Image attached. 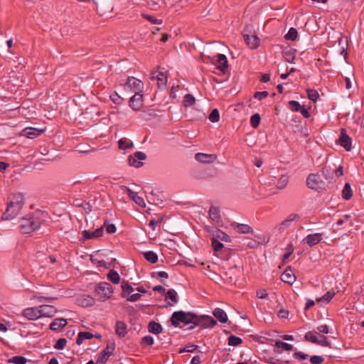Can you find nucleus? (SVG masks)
Listing matches in <instances>:
<instances>
[{
    "instance_id": "obj_1",
    "label": "nucleus",
    "mask_w": 364,
    "mask_h": 364,
    "mask_svg": "<svg viewBox=\"0 0 364 364\" xmlns=\"http://www.w3.org/2000/svg\"><path fill=\"white\" fill-rule=\"evenodd\" d=\"M47 218V213L39 210L27 214L20 220L19 228L21 232L23 234H28L38 230Z\"/></svg>"
},
{
    "instance_id": "obj_2",
    "label": "nucleus",
    "mask_w": 364,
    "mask_h": 364,
    "mask_svg": "<svg viewBox=\"0 0 364 364\" xmlns=\"http://www.w3.org/2000/svg\"><path fill=\"white\" fill-rule=\"evenodd\" d=\"M25 204V198L21 193L9 196L7 198V208L3 214V219L12 220L19 215Z\"/></svg>"
},
{
    "instance_id": "obj_3",
    "label": "nucleus",
    "mask_w": 364,
    "mask_h": 364,
    "mask_svg": "<svg viewBox=\"0 0 364 364\" xmlns=\"http://www.w3.org/2000/svg\"><path fill=\"white\" fill-rule=\"evenodd\" d=\"M183 323L185 325L192 324L188 327V328L193 329L195 326H200L203 328H213L215 325H216L217 322L213 317L210 316H197L196 314L191 312H186V316H184Z\"/></svg>"
},
{
    "instance_id": "obj_4",
    "label": "nucleus",
    "mask_w": 364,
    "mask_h": 364,
    "mask_svg": "<svg viewBox=\"0 0 364 364\" xmlns=\"http://www.w3.org/2000/svg\"><path fill=\"white\" fill-rule=\"evenodd\" d=\"M95 291L104 300L109 298L113 292L112 286L107 282L100 283L95 288Z\"/></svg>"
},
{
    "instance_id": "obj_5",
    "label": "nucleus",
    "mask_w": 364,
    "mask_h": 364,
    "mask_svg": "<svg viewBox=\"0 0 364 364\" xmlns=\"http://www.w3.org/2000/svg\"><path fill=\"white\" fill-rule=\"evenodd\" d=\"M242 36L245 43L250 48H256L259 46V38L254 34L249 33L247 28L243 31Z\"/></svg>"
},
{
    "instance_id": "obj_6",
    "label": "nucleus",
    "mask_w": 364,
    "mask_h": 364,
    "mask_svg": "<svg viewBox=\"0 0 364 364\" xmlns=\"http://www.w3.org/2000/svg\"><path fill=\"white\" fill-rule=\"evenodd\" d=\"M122 296L127 298V301H136V294H132L134 291V289L127 282H122Z\"/></svg>"
},
{
    "instance_id": "obj_7",
    "label": "nucleus",
    "mask_w": 364,
    "mask_h": 364,
    "mask_svg": "<svg viewBox=\"0 0 364 364\" xmlns=\"http://www.w3.org/2000/svg\"><path fill=\"white\" fill-rule=\"evenodd\" d=\"M323 237V234L317 232L306 235L302 242H305L308 247H311L319 243Z\"/></svg>"
},
{
    "instance_id": "obj_8",
    "label": "nucleus",
    "mask_w": 364,
    "mask_h": 364,
    "mask_svg": "<svg viewBox=\"0 0 364 364\" xmlns=\"http://www.w3.org/2000/svg\"><path fill=\"white\" fill-rule=\"evenodd\" d=\"M339 144L343 147L347 151H350L351 149V144L352 139L351 138L346 134V132L344 129H342L341 136L338 140Z\"/></svg>"
},
{
    "instance_id": "obj_9",
    "label": "nucleus",
    "mask_w": 364,
    "mask_h": 364,
    "mask_svg": "<svg viewBox=\"0 0 364 364\" xmlns=\"http://www.w3.org/2000/svg\"><path fill=\"white\" fill-rule=\"evenodd\" d=\"M41 317H53L57 312V309L52 305H41L38 306Z\"/></svg>"
},
{
    "instance_id": "obj_10",
    "label": "nucleus",
    "mask_w": 364,
    "mask_h": 364,
    "mask_svg": "<svg viewBox=\"0 0 364 364\" xmlns=\"http://www.w3.org/2000/svg\"><path fill=\"white\" fill-rule=\"evenodd\" d=\"M195 159L202 164H210L217 159V156L215 154L197 153L195 155Z\"/></svg>"
},
{
    "instance_id": "obj_11",
    "label": "nucleus",
    "mask_w": 364,
    "mask_h": 364,
    "mask_svg": "<svg viewBox=\"0 0 364 364\" xmlns=\"http://www.w3.org/2000/svg\"><path fill=\"white\" fill-rule=\"evenodd\" d=\"M23 316L28 320L32 321L41 318V313L39 312L38 306L26 309L23 311Z\"/></svg>"
},
{
    "instance_id": "obj_12",
    "label": "nucleus",
    "mask_w": 364,
    "mask_h": 364,
    "mask_svg": "<svg viewBox=\"0 0 364 364\" xmlns=\"http://www.w3.org/2000/svg\"><path fill=\"white\" fill-rule=\"evenodd\" d=\"M217 57V68L225 74L228 69V62L227 57L224 54H218Z\"/></svg>"
},
{
    "instance_id": "obj_13",
    "label": "nucleus",
    "mask_w": 364,
    "mask_h": 364,
    "mask_svg": "<svg viewBox=\"0 0 364 364\" xmlns=\"http://www.w3.org/2000/svg\"><path fill=\"white\" fill-rule=\"evenodd\" d=\"M103 231H104L103 227L97 228L94 232H90L87 230H84L82 232L83 240H90V239L98 238L102 235Z\"/></svg>"
},
{
    "instance_id": "obj_14",
    "label": "nucleus",
    "mask_w": 364,
    "mask_h": 364,
    "mask_svg": "<svg viewBox=\"0 0 364 364\" xmlns=\"http://www.w3.org/2000/svg\"><path fill=\"white\" fill-rule=\"evenodd\" d=\"M77 304L82 307H89L94 305L95 299L89 295H83L77 299Z\"/></svg>"
},
{
    "instance_id": "obj_15",
    "label": "nucleus",
    "mask_w": 364,
    "mask_h": 364,
    "mask_svg": "<svg viewBox=\"0 0 364 364\" xmlns=\"http://www.w3.org/2000/svg\"><path fill=\"white\" fill-rule=\"evenodd\" d=\"M186 316V312L183 311H175L171 318V321L173 326H178L180 323H183Z\"/></svg>"
},
{
    "instance_id": "obj_16",
    "label": "nucleus",
    "mask_w": 364,
    "mask_h": 364,
    "mask_svg": "<svg viewBox=\"0 0 364 364\" xmlns=\"http://www.w3.org/2000/svg\"><path fill=\"white\" fill-rule=\"evenodd\" d=\"M281 279L282 282L292 284L296 281V277L292 273V271L290 268L286 269V270L282 274Z\"/></svg>"
},
{
    "instance_id": "obj_17",
    "label": "nucleus",
    "mask_w": 364,
    "mask_h": 364,
    "mask_svg": "<svg viewBox=\"0 0 364 364\" xmlns=\"http://www.w3.org/2000/svg\"><path fill=\"white\" fill-rule=\"evenodd\" d=\"M165 299L168 301V306H172L178 303L177 292L173 289H168L166 293Z\"/></svg>"
},
{
    "instance_id": "obj_18",
    "label": "nucleus",
    "mask_w": 364,
    "mask_h": 364,
    "mask_svg": "<svg viewBox=\"0 0 364 364\" xmlns=\"http://www.w3.org/2000/svg\"><path fill=\"white\" fill-rule=\"evenodd\" d=\"M152 79L156 80L159 87H165L166 85V76L161 71H155L152 73Z\"/></svg>"
},
{
    "instance_id": "obj_19",
    "label": "nucleus",
    "mask_w": 364,
    "mask_h": 364,
    "mask_svg": "<svg viewBox=\"0 0 364 364\" xmlns=\"http://www.w3.org/2000/svg\"><path fill=\"white\" fill-rule=\"evenodd\" d=\"M209 216L213 222L219 225L221 222L220 210L215 206H211L209 209Z\"/></svg>"
},
{
    "instance_id": "obj_20",
    "label": "nucleus",
    "mask_w": 364,
    "mask_h": 364,
    "mask_svg": "<svg viewBox=\"0 0 364 364\" xmlns=\"http://www.w3.org/2000/svg\"><path fill=\"white\" fill-rule=\"evenodd\" d=\"M43 130L38 129L33 127H26L23 132L22 134L28 138L33 139L37 136H39L42 133Z\"/></svg>"
},
{
    "instance_id": "obj_21",
    "label": "nucleus",
    "mask_w": 364,
    "mask_h": 364,
    "mask_svg": "<svg viewBox=\"0 0 364 364\" xmlns=\"http://www.w3.org/2000/svg\"><path fill=\"white\" fill-rule=\"evenodd\" d=\"M319 181V176L316 174H310L306 178V185L311 189L316 190L318 183Z\"/></svg>"
},
{
    "instance_id": "obj_22",
    "label": "nucleus",
    "mask_w": 364,
    "mask_h": 364,
    "mask_svg": "<svg viewBox=\"0 0 364 364\" xmlns=\"http://www.w3.org/2000/svg\"><path fill=\"white\" fill-rule=\"evenodd\" d=\"M67 324L65 318H55L50 325V328L53 331H60Z\"/></svg>"
},
{
    "instance_id": "obj_23",
    "label": "nucleus",
    "mask_w": 364,
    "mask_h": 364,
    "mask_svg": "<svg viewBox=\"0 0 364 364\" xmlns=\"http://www.w3.org/2000/svg\"><path fill=\"white\" fill-rule=\"evenodd\" d=\"M214 316L218 319L220 323H225L228 321V316L224 310L216 308L213 312Z\"/></svg>"
},
{
    "instance_id": "obj_24",
    "label": "nucleus",
    "mask_w": 364,
    "mask_h": 364,
    "mask_svg": "<svg viewBox=\"0 0 364 364\" xmlns=\"http://www.w3.org/2000/svg\"><path fill=\"white\" fill-rule=\"evenodd\" d=\"M115 333L119 337H124L127 333V326L123 321H117L115 325Z\"/></svg>"
},
{
    "instance_id": "obj_25",
    "label": "nucleus",
    "mask_w": 364,
    "mask_h": 364,
    "mask_svg": "<svg viewBox=\"0 0 364 364\" xmlns=\"http://www.w3.org/2000/svg\"><path fill=\"white\" fill-rule=\"evenodd\" d=\"M126 312L129 316V323L134 326L136 322V310L132 306H126Z\"/></svg>"
},
{
    "instance_id": "obj_26",
    "label": "nucleus",
    "mask_w": 364,
    "mask_h": 364,
    "mask_svg": "<svg viewBox=\"0 0 364 364\" xmlns=\"http://www.w3.org/2000/svg\"><path fill=\"white\" fill-rule=\"evenodd\" d=\"M235 230L241 234H247V233H252L253 232L252 228L246 224H240L237 223Z\"/></svg>"
},
{
    "instance_id": "obj_27",
    "label": "nucleus",
    "mask_w": 364,
    "mask_h": 364,
    "mask_svg": "<svg viewBox=\"0 0 364 364\" xmlns=\"http://www.w3.org/2000/svg\"><path fill=\"white\" fill-rule=\"evenodd\" d=\"M148 328L149 331L154 334H159L162 331V327L161 324L154 321L149 322Z\"/></svg>"
},
{
    "instance_id": "obj_28",
    "label": "nucleus",
    "mask_w": 364,
    "mask_h": 364,
    "mask_svg": "<svg viewBox=\"0 0 364 364\" xmlns=\"http://www.w3.org/2000/svg\"><path fill=\"white\" fill-rule=\"evenodd\" d=\"M141 254L144 255V257L151 264H154L158 261V255L153 251H147L141 252Z\"/></svg>"
},
{
    "instance_id": "obj_29",
    "label": "nucleus",
    "mask_w": 364,
    "mask_h": 364,
    "mask_svg": "<svg viewBox=\"0 0 364 364\" xmlns=\"http://www.w3.org/2000/svg\"><path fill=\"white\" fill-rule=\"evenodd\" d=\"M120 149H132L134 146V143L127 138H122L118 141Z\"/></svg>"
},
{
    "instance_id": "obj_30",
    "label": "nucleus",
    "mask_w": 364,
    "mask_h": 364,
    "mask_svg": "<svg viewBox=\"0 0 364 364\" xmlns=\"http://www.w3.org/2000/svg\"><path fill=\"white\" fill-rule=\"evenodd\" d=\"M93 334L90 332H80L76 340L77 345H81L84 340L91 339L93 338Z\"/></svg>"
},
{
    "instance_id": "obj_31",
    "label": "nucleus",
    "mask_w": 364,
    "mask_h": 364,
    "mask_svg": "<svg viewBox=\"0 0 364 364\" xmlns=\"http://www.w3.org/2000/svg\"><path fill=\"white\" fill-rule=\"evenodd\" d=\"M318 335L319 334H318V333L316 331H309L304 335V339L307 341L316 344Z\"/></svg>"
},
{
    "instance_id": "obj_32",
    "label": "nucleus",
    "mask_w": 364,
    "mask_h": 364,
    "mask_svg": "<svg viewBox=\"0 0 364 364\" xmlns=\"http://www.w3.org/2000/svg\"><path fill=\"white\" fill-rule=\"evenodd\" d=\"M353 195V191L350 187V185L347 183L345 184L343 189L342 191V196L346 200H349Z\"/></svg>"
},
{
    "instance_id": "obj_33",
    "label": "nucleus",
    "mask_w": 364,
    "mask_h": 364,
    "mask_svg": "<svg viewBox=\"0 0 364 364\" xmlns=\"http://www.w3.org/2000/svg\"><path fill=\"white\" fill-rule=\"evenodd\" d=\"M136 88V80L135 77H129L127 82L124 85V89L126 90H133L134 91Z\"/></svg>"
},
{
    "instance_id": "obj_34",
    "label": "nucleus",
    "mask_w": 364,
    "mask_h": 364,
    "mask_svg": "<svg viewBox=\"0 0 364 364\" xmlns=\"http://www.w3.org/2000/svg\"><path fill=\"white\" fill-rule=\"evenodd\" d=\"M335 296L334 291H328L326 292L323 296L321 297L317 298L316 301L318 302H325L328 303L330 301L333 299V297Z\"/></svg>"
},
{
    "instance_id": "obj_35",
    "label": "nucleus",
    "mask_w": 364,
    "mask_h": 364,
    "mask_svg": "<svg viewBox=\"0 0 364 364\" xmlns=\"http://www.w3.org/2000/svg\"><path fill=\"white\" fill-rule=\"evenodd\" d=\"M242 340L235 335H230L228 338V345L230 346H237L242 343Z\"/></svg>"
},
{
    "instance_id": "obj_36",
    "label": "nucleus",
    "mask_w": 364,
    "mask_h": 364,
    "mask_svg": "<svg viewBox=\"0 0 364 364\" xmlns=\"http://www.w3.org/2000/svg\"><path fill=\"white\" fill-rule=\"evenodd\" d=\"M108 279L114 284H117L120 282L119 274L114 270H111L107 274Z\"/></svg>"
},
{
    "instance_id": "obj_37",
    "label": "nucleus",
    "mask_w": 364,
    "mask_h": 364,
    "mask_svg": "<svg viewBox=\"0 0 364 364\" xmlns=\"http://www.w3.org/2000/svg\"><path fill=\"white\" fill-rule=\"evenodd\" d=\"M297 31L294 28H290L287 34L285 35L284 38L285 39L288 41H294L297 38Z\"/></svg>"
},
{
    "instance_id": "obj_38",
    "label": "nucleus",
    "mask_w": 364,
    "mask_h": 364,
    "mask_svg": "<svg viewBox=\"0 0 364 364\" xmlns=\"http://www.w3.org/2000/svg\"><path fill=\"white\" fill-rule=\"evenodd\" d=\"M120 189L123 193H127L131 200L136 203V193L125 186H121Z\"/></svg>"
},
{
    "instance_id": "obj_39",
    "label": "nucleus",
    "mask_w": 364,
    "mask_h": 364,
    "mask_svg": "<svg viewBox=\"0 0 364 364\" xmlns=\"http://www.w3.org/2000/svg\"><path fill=\"white\" fill-rule=\"evenodd\" d=\"M114 350V343H111L107 346L105 350H104L102 353H103V358L107 360L110 355L112 354L113 350Z\"/></svg>"
},
{
    "instance_id": "obj_40",
    "label": "nucleus",
    "mask_w": 364,
    "mask_h": 364,
    "mask_svg": "<svg viewBox=\"0 0 364 364\" xmlns=\"http://www.w3.org/2000/svg\"><path fill=\"white\" fill-rule=\"evenodd\" d=\"M8 362L14 364H26L27 359L25 357L17 355L9 359Z\"/></svg>"
},
{
    "instance_id": "obj_41",
    "label": "nucleus",
    "mask_w": 364,
    "mask_h": 364,
    "mask_svg": "<svg viewBox=\"0 0 364 364\" xmlns=\"http://www.w3.org/2000/svg\"><path fill=\"white\" fill-rule=\"evenodd\" d=\"M275 347L278 348H282L284 350H293V346L291 344H289L287 343L282 342L281 341H277L275 343Z\"/></svg>"
},
{
    "instance_id": "obj_42",
    "label": "nucleus",
    "mask_w": 364,
    "mask_h": 364,
    "mask_svg": "<svg viewBox=\"0 0 364 364\" xmlns=\"http://www.w3.org/2000/svg\"><path fill=\"white\" fill-rule=\"evenodd\" d=\"M260 115L258 113H255L252 115L250 118V124L253 128H257L260 122Z\"/></svg>"
},
{
    "instance_id": "obj_43",
    "label": "nucleus",
    "mask_w": 364,
    "mask_h": 364,
    "mask_svg": "<svg viewBox=\"0 0 364 364\" xmlns=\"http://www.w3.org/2000/svg\"><path fill=\"white\" fill-rule=\"evenodd\" d=\"M196 102L195 97L191 94H186L183 99V105L185 107H189L193 105Z\"/></svg>"
},
{
    "instance_id": "obj_44",
    "label": "nucleus",
    "mask_w": 364,
    "mask_h": 364,
    "mask_svg": "<svg viewBox=\"0 0 364 364\" xmlns=\"http://www.w3.org/2000/svg\"><path fill=\"white\" fill-rule=\"evenodd\" d=\"M116 262H117V259L115 258H112L111 262H105L104 260H100V261H97V265L100 267H104L106 269H109L111 267H114V263H115Z\"/></svg>"
},
{
    "instance_id": "obj_45",
    "label": "nucleus",
    "mask_w": 364,
    "mask_h": 364,
    "mask_svg": "<svg viewBox=\"0 0 364 364\" xmlns=\"http://www.w3.org/2000/svg\"><path fill=\"white\" fill-rule=\"evenodd\" d=\"M208 119L212 122H218L220 119V114L218 109H214L210 112Z\"/></svg>"
},
{
    "instance_id": "obj_46",
    "label": "nucleus",
    "mask_w": 364,
    "mask_h": 364,
    "mask_svg": "<svg viewBox=\"0 0 364 364\" xmlns=\"http://www.w3.org/2000/svg\"><path fill=\"white\" fill-rule=\"evenodd\" d=\"M316 344L321 346H328L330 345V343L327 337H326L323 335L319 334Z\"/></svg>"
},
{
    "instance_id": "obj_47",
    "label": "nucleus",
    "mask_w": 364,
    "mask_h": 364,
    "mask_svg": "<svg viewBox=\"0 0 364 364\" xmlns=\"http://www.w3.org/2000/svg\"><path fill=\"white\" fill-rule=\"evenodd\" d=\"M288 181V177L285 175H282L277 183V188L279 189L284 188L287 186Z\"/></svg>"
},
{
    "instance_id": "obj_48",
    "label": "nucleus",
    "mask_w": 364,
    "mask_h": 364,
    "mask_svg": "<svg viewBox=\"0 0 364 364\" xmlns=\"http://www.w3.org/2000/svg\"><path fill=\"white\" fill-rule=\"evenodd\" d=\"M141 16L146 20H148L149 22H151V23L153 24H157V25H159V24H161L162 23V20L161 19H157L156 18H154V16H150V15H148V14H142Z\"/></svg>"
},
{
    "instance_id": "obj_49",
    "label": "nucleus",
    "mask_w": 364,
    "mask_h": 364,
    "mask_svg": "<svg viewBox=\"0 0 364 364\" xmlns=\"http://www.w3.org/2000/svg\"><path fill=\"white\" fill-rule=\"evenodd\" d=\"M289 106L292 112H299L301 107L300 103L295 100L289 101Z\"/></svg>"
},
{
    "instance_id": "obj_50",
    "label": "nucleus",
    "mask_w": 364,
    "mask_h": 364,
    "mask_svg": "<svg viewBox=\"0 0 364 364\" xmlns=\"http://www.w3.org/2000/svg\"><path fill=\"white\" fill-rule=\"evenodd\" d=\"M307 94L309 99L314 102H316L319 97L318 92L315 90H307Z\"/></svg>"
},
{
    "instance_id": "obj_51",
    "label": "nucleus",
    "mask_w": 364,
    "mask_h": 364,
    "mask_svg": "<svg viewBox=\"0 0 364 364\" xmlns=\"http://www.w3.org/2000/svg\"><path fill=\"white\" fill-rule=\"evenodd\" d=\"M163 219H164V216H161V215L158 216V218H157L156 219H154H154H151V220L149 221V227H150L153 230H155V228H156V225L157 224L161 223L162 222Z\"/></svg>"
},
{
    "instance_id": "obj_52",
    "label": "nucleus",
    "mask_w": 364,
    "mask_h": 364,
    "mask_svg": "<svg viewBox=\"0 0 364 364\" xmlns=\"http://www.w3.org/2000/svg\"><path fill=\"white\" fill-rule=\"evenodd\" d=\"M212 246L215 252L220 251L223 247V243L214 237L212 239Z\"/></svg>"
},
{
    "instance_id": "obj_53",
    "label": "nucleus",
    "mask_w": 364,
    "mask_h": 364,
    "mask_svg": "<svg viewBox=\"0 0 364 364\" xmlns=\"http://www.w3.org/2000/svg\"><path fill=\"white\" fill-rule=\"evenodd\" d=\"M67 341L65 338H60L57 341L54 348L58 350H62L65 347Z\"/></svg>"
},
{
    "instance_id": "obj_54",
    "label": "nucleus",
    "mask_w": 364,
    "mask_h": 364,
    "mask_svg": "<svg viewBox=\"0 0 364 364\" xmlns=\"http://www.w3.org/2000/svg\"><path fill=\"white\" fill-rule=\"evenodd\" d=\"M143 346H151L154 343V338L151 336H144L141 341Z\"/></svg>"
},
{
    "instance_id": "obj_55",
    "label": "nucleus",
    "mask_w": 364,
    "mask_h": 364,
    "mask_svg": "<svg viewBox=\"0 0 364 364\" xmlns=\"http://www.w3.org/2000/svg\"><path fill=\"white\" fill-rule=\"evenodd\" d=\"M324 358L321 355H312L310 358V362L312 364H321L323 362Z\"/></svg>"
},
{
    "instance_id": "obj_56",
    "label": "nucleus",
    "mask_w": 364,
    "mask_h": 364,
    "mask_svg": "<svg viewBox=\"0 0 364 364\" xmlns=\"http://www.w3.org/2000/svg\"><path fill=\"white\" fill-rule=\"evenodd\" d=\"M269 93L267 91L256 92L254 95V97L258 100H262L268 96Z\"/></svg>"
},
{
    "instance_id": "obj_57",
    "label": "nucleus",
    "mask_w": 364,
    "mask_h": 364,
    "mask_svg": "<svg viewBox=\"0 0 364 364\" xmlns=\"http://www.w3.org/2000/svg\"><path fill=\"white\" fill-rule=\"evenodd\" d=\"M217 237L225 242L230 241L229 235L220 230H217Z\"/></svg>"
},
{
    "instance_id": "obj_58",
    "label": "nucleus",
    "mask_w": 364,
    "mask_h": 364,
    "mask_svg": "<svg viewBox=\"0 0 364 364\" xmlns=\"http://www.w3.org/2000/svg\"><path fill=\"white\" fill-rule=\"evenodd\" d=\"M286 250H287V252L283 256V260L284 261H286V259H287L290 257V255L292 254V252L294 251L293 245L291 244V243L289 244L287 247L286 248Z\"/></svg>"
},
{
    "instance_id": "obj_59",
    "label": "nucleus",
    "mask_w": 364,
    "mask_h": 364,
    "mask_svg": "<svg viewBox=\"0 0 364 364\" xmlns=\"http://www.w3.org/2000/svg\"><path fill=\"white\" fill-rule=\"evenodd\" d=\"M307 356H308L307 354H305V353H304L303 352H301V351L295 352L293 354L294 358L298 359V360H304L306 359Z\"/></svg>"
},
{
    "instance_id": "obj_60",
    "label": "nucleus",
    "mask_w": 364,
    "mask_h": 364,
    "mask_svg": "<svg viewBox=\"0 0 364 364\" xmlns=\"http://www.w3.org/2000/svg\"><path fill=\"white\" fill-rule=\"evenodd\" d=\"M128 163L129 165L131 166H136V152H135L134 154H132L129 156L128 157Z\"/></svg>"
},
{
    "instance_id": "obj_61",
    "label": "nucleus",
    "mask_w": 364,
    "mask_h": 364,
    "mask_svg": "<svg viewBox=\"0 0 364 364\" xmlns=\"http://www.w3.org/2000/svg\"><path fill=\"white\" fill-rule=\"evenodd\" d=\"M153 277H161L164 279L168 278V274L166 272L161 271V272H155L152 273Z\"/></svg>"
},
{
    "instance_id": "obj_62",
    "label": "nucleus",
    "mask_w": 364,
    "mask_h": 364,
    "mask_svg": "<svg viewBox=\"0 0 364 364\" xmlns=\"http://www.w3.org/2000/svg\"><path fill=\"white\" fill-rule=\"evenodd\" d=\"M104 225L106 228L107 232L109 234L114 233L117 230V228L114 224H107V223H105Z\"/></svg>"
},
{
    "instance_id": "obj_63",
    "label": "nucleus",
    "mask_w": 364,
    "mask_h": 364,
    "mask_svg": "<svg viewBox=\"0 0 364 364\" xmlns=\"http://www.w3.org/2000/svg\"><path fill=\"white\" fill-rule=\"evenodd\" d=\"M197 348V346L196 345H191V346H188L186 347H185L183 349H181L179 350V353H182L183 352H187V353H192Z\"/></svg>"
},
{
    "instance_id": "obj_64",
    "label": "nucleus",
    "mask_w": 364,
    "mask_h": 364,
    "mask_svg": "<svg viewBox=\"0 0 364 364\" xmlns=\"http://www.w3.org/2000/svg\"><path fill=\"white\" fill-rule=\"evenodd\" d=\"M257 296L259 299H266L268 294L265 289H261L257 291Z\"/></svg>"
}]
</instances>
